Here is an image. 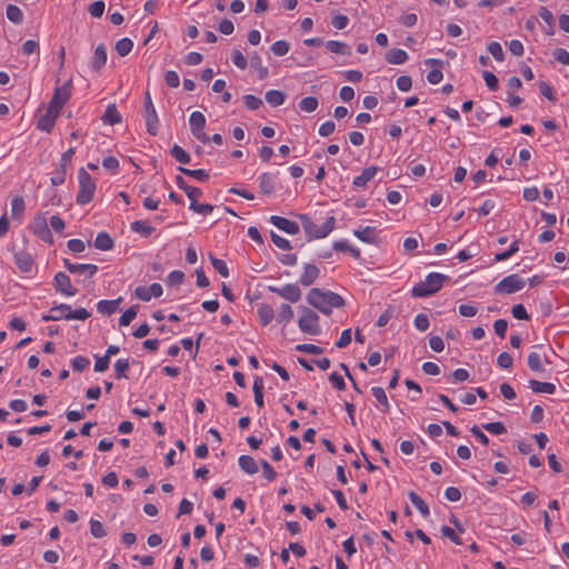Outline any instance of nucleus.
I'll return each mask as SVG.
<instances>
[{
    "label": "nucleus",
    "mask_w": 569,
    "mask_h": 569,
    "mask_svg": "<svg viewBox=\"0 0 569 569\" xmlns=\"http://www.w3.org/2000/svg\"><path fill=\"white\" fill-rule=\"evenodd\" d=\"M54 289L68 297H73L78 292V290L71 284L70 277L61 271L54 276Z\"/></svg>",
    "instance_id": "11"
},
{
    "label": "nucleus",
    "mask_w": 569,
    "mask_h": 569,
    "mask_svg": "<svg viewBox=\"0 0 569 569\" xmlns=\"http://www.w3.org/2000/svg\"><path fill=\"white\" fill-rule=\"evenodd\" d=\"M299 310L301 311L298 320L300 330L311 336L320 333L319 316L308 307H299Z\"/></svg>",
    "instance_id": "5"
},
{
    "label": "nucleus",
    "mask_w": 569,
    "mask_h": 569,
    "mask_svg": "<svg viewBox=\"0 0 569 569\" xmlns=\"http://www.w3.org/2000/svg\"><path fill=\"white\" fill-rule=\"evenodd\" d=\"M239 466L240 468L248 475H254L258 472V465L256 460L251 456H240L239 457Z\"/></svg>",
    "instance_id": "26"
},
{
    "label": "nucleus",
    "mask_w": 569,
    "mask_h": 569,
    "mask_svg": "<svg viewBox=\"0 0 569 569\" xmlns=\"http://www.w3.org/2000/svg\"><path fill=\"white\" fill-rule=\"evenodd\" d=\"M79 192L77 194V203L80 206L89 203L96 192V182L92 177L81 168L78 172Z\"/></svg>",
    "instance_id": "4"
},
{
    "label": "nucleus",
    "mask_w": 569,
    "mask_h": 569,
    "mask_svg": "<svg viewBox=\"0 0 569 569\" xmlns=\"http://www.w3.org/2000/svg\"><path fill=\"white\" fill-rule=\"evenodd\" d=\"M133 48V42L129 38H122L116 43V51L120 57H126Z\"/></svg>",
    "instance_id": "40"
},
{
    "label": "nucleus",
    "mask_w": 569,
    "mask_h": 569,
    "mask_svg": "<svg viewBox=\"0 0 569 569\" xmlns=\"http://www.w3.org/2000/svg\"><path fill=\"white\" fill-rule=\"evenodd\" d=\"M448 280L449 277L443 273L431 272L412 288L411 295L415 298L429 297L438 292Z\"/></svg>",
    "instance_id": "2"
},
{
    "label": "nucleus",
    "mask_w": 569,
    "mask_h": 569,
    "mask_svg": "<svg viewBox=\"0 0 569 569\" xmlns=\"http://www.w3.org/2000/svg\"><path fill=\"white\" fill-rule=\"evenodd\" d=\"M271 240L272 242L280 249L282 250H290L291 249V243L289 240H287L286 238L274 233V232H271Z\"/></svg>",
    "instance_id": "58"
},
{
    "label": "nucleus",
    "mask_w": 569,
    "mask_h": 569,
    "mask_svg": "<svg viewBox=\"0 0 569 569\" xmlns=\"http://www.w3.org/2000/svg\"><path fill=\"white\" fill-rule=\"evenodd\" d=\"M408 496L412 505L420 511V513L423 517H428L430 511L428 505L423 501V499L420 496H418L415 491H410Z\"/></svg>",
    "instance_id": "34"
},
{
    "label": "nucleus",
    "mask_w": 569,
    "mask_h": 569,
    "mask_svg": "<svg viewBox=\"0 0 569 569\" xmlns=\"http://www.w3.org/2000/svg\"><path fill=\"white\" fill-rule=\"evenodd\" d=\"M91 316V313L84 309V308H79V309H76V310H69L68 313H66V320H72V319H77V320H86L88 319L89 317Z\"/></svg>",
    "instance_id": "47"
},
{
    "label": "nucleus",
    "mask_w": 569,
    "mask_h": 569,
    "mask_svg": "<svg viewBox=\"0 0 569 569\" xmlns=\"http://www.w3.org/2000/svg\"><path fill=\"white\" fill-rule=\"evenodd\" d=\"M528 367L533 372H543L542 358L538 352H531L528 356Z\"/></svg>",
    "instance_id": "38"
},
{
    "label": "nucleus",
    "mask_w": 569,
    "mask_h": 569,
    "mask_svg": "<svg viewBox=\"0 0 569 569\" xmlns=\"http://www.w3.org/2000/svg\"><path fill=\"white\" fill-rule=\"evenodd\" d=\"M142 116L146 121L147 131L151 136H156L158 133L159 119L149 91L144 94Z\"/></svg>",
    "instance_id": "7"
},
{
    "label": "nucleus",
    "mask_w": 569,
    "mask_h": 569,
    "mask_svg": "<svg viewBox=\"0 0 569 569\" xmlns=\"http://www.w3.org/2000/svg\"><path fill=\"white\" fill-rule=\"evenodd\" d=\"M14 262L21 272H30L34 264L32 256L27 251L14 253Z\"/></svg>",
    "instance_id": "15"
},
{
    "label": "nucleus",
    "mask_w": 569,
    "mask_h": 569,
    "mask_svg": "<svg viewBox=\"0 0 569 569\" xmlns=\"http://www.w3.org/2000/svg\"><path fill=\"white\" fill-rule=\"evenodd\" d=\"M164 81L170 88H178L180 84L179 76L176 71L169 70L164 74Z\"/></svg>",
    "instance_id": "60"
},
{
    "label": "nucleus",
    "mask_w": 569,
    "mask_h": 569,
    "mask_svg": "<svg viewBox=\"0 0 569 569\" xmlns=\"http://www.w3.org/2000/svg\"><path fill=\"white\" fill-rule=\"evenodd\" d=\"M121 301V297L116 300H101L97 305V310L103 316H111L113 312H116Z\"/></svg>",
    "instance_id": "24"
},
{
    "label": "nucleus",
    "mask_w": 569,
    "mask_h": 569,
    "mask_svg": "<svg viewBox=\"0 0 569 569\" xmlns=\"http://www.w3.org/2000/svg\"><path fill=\"white\" fill-rule=\"evenodd\" d=\"M243 102L250 110H257L263 104V101L253 94H246L243 97Z\"/></svg>",
    "instance_id": "51"
},
{
    "label": "nucleus",
    "mask_w": 569,
    "mask_h": 569,
    "mask_svg": "<svg viewBox=\"0 0 569 569\" xmlns=\"http://www.w3.org/2000/svg\"><path fill=\"white\" fill-rule=\"evenodd\" d=\"M530 388L536 393H553L556 386L551 382H541L535 379L529 381Z\"/></svg>",
    "instance_id": "31"
},
{
    "label": "nucleus",
    "mask_w": 569,
    "mask_h": 569,
    "mask_svg": "<svg viewBox=\"0 0 569 569\" xmlns=\"http://www.w3.org/2000/svg\"><path fill=\"white\" fill-rule=\"evenodd\" d=\"M101 120L103 121V123L117 124L122 121V117L118 111L116 104L111 103L107 107L104 113L101 117Z\"/></svg>",
    "instance_id": "23"
},
{
    "label": "nucleus",
    "mask_w": 569,
    "mask_h": 569,
    "mask_svg": "<svg viewBox=\"0 0 569 569\" xmlns=\"http://www.w3.org/2000/svg\"><path fill=\"white\" fill-rule=\"evenodd\" d=\"M482 428L493 435H502V433L507 432L505 425L499 421L483 423Z\"/></svg>",
    "instance_id": "50"
},
{
    "label": "nucleus",
    "mask_w": 569,
    "mask_h": 569,
    "mask_svg": "<svg viewBox=\"0 0 569 569\" xmlns=\"http://www.w3.org/2000/svg\"><path fill=\"white\" fill-rule=\"evenodd\" d=\"M89 365V359L83 356H77L72 360V368L74 371H83Z\"/></svg>",
    "instance_id": "62"
},
{
    "label": "nucleus",
    "mask_w": 569,
    "mask_h": 569,
    "mask_svg": "<svg viewBox=\"0 0 569 569\" xmlns=\"http://www.w3.org/2000/svg\"><path fill=\"white\" fill-rule=\"evenodd\" d=\"M429 318L427 315L419 313L415 318V326L420 331H426L429 328Z\"/></svg>",
    "instance_id": "63"
},
{
    "label": "nucleus",
    "mask_w": 569,
    "mask_h": 569,
    "mask_svg": "<svg viewBox=\"0 0 569 569\" xmlns=\"http://www.w3.org/2000/svg\"><path fill=\"white\" fill-rule=\"evenodd\" d=\"M553 58L561 64L569 66V52L566 49L558 48L553 51Z\"/></svg>",
    "instance_id": "64"
},
{
    "label": "nucleus",
    "mask_w": 569,
    "mask_h": 569,
    "mask_svg": "<svg viewBox=\"0 0 569 569\" xmlns=\"http://www.w3.org/2000/svg\"><path fill=\"white\" fill-rule=\"evenodd\" d=\"M296 350L306 352L309 355H320L323 352V349L321 347L316 346V345H309V343L298 345V346H296Z\"/></svg>",
    "instance_id": "56"
},
{
    "label": "nucleus",
    "mask_w": 569,
    "mask_h": 569,
    "mask_svg": "<svg viewBox=\"0 0 569 569\" xmlns=\"http://www.w3.org/2000/svg\"><path fill=\"white\" fill-rule=\"evenodd\" d=\"M189 123L192 133L200 132L206 127V118L201 112L194 111L190 114Z\"/></svg>",
    "instance_id": "28"
},
{
    "label": "nucleus",
    "mask_w": 569,
    "mask_h": 569,
    "mask_svg": "<svg viewBox=\"0 0 569 569\" xmlns=\"http://www.w3.org/2000/svg\"><path fill=\"white\" fill-rule=\"evenodd\" d=\"M268 290L293 303L301 299V290L297 284L288 283L281 288L269 286Z\"/></svg>",
    "instance_id": "10"
},
{
    "label": "nucleus",
    "mask_w": 569,
    "mask_h": 569,
    "mask_svg": "<svg viewBox=\"0 0 569 569\" xmlns=\"http://www.w3.org/2000/svg\"><path fill=\"white\" fill-rule=\"evenodd\" d=\"M488 51L492 54V57L497 60V61H502L503 58H505V53H503V50H502V47L500 46L499 42H490L488 44Z\"/></svg>",
    "instance_id": "54"
},
{
    "label": "nucleus",
    "mask_w": 569,
    "mask_h": 569,
    "mask_svg": "<svg viewBox=\"0 0 569 569\" xmlns=\"http://www.w3.org/2000/svg\"><path fill=\"white\" fill-rule=\"evenodd\" d=\"M254 402L259 408L263 407V379L257 376L253 381Z\"/></svg>",
    "instance_id": "33"
},
{
    "label": "nucleus",
    "mask_w": 569,
    "mask_h": 569,
    "mask_svg": "<svg viewBox=\"0 0 569 569\" xmlns=\"http://www.w3.org/2000/svg\"><path fill=\"white\" fill-rule=\"evenodd\" d=\"M26 210V203L22 197L16 196L11 200V216L13 219H21Z\"/></svg>",
    "instance_id": "30"
},
{
    "label": "nucleus",
    "mask_w": 569,
    "mask_h": 569,
    "mask_svg": "<svg viewBox=\"0 0 569 569\" xmlns=\"http://www.w3.org/2000/svg\"><path fill=\"white\" fill-rule=\"evenodd\" d=\"M107 62V49L104 44H99L91 59V68L94 72H100Z\"/></svg>",
    "instance_id": "17"
},
{
    "label": "nucleus",
    "mask_w": 569,
    "mask_h": 569,
    "mask_svg": "<svg viewBox=\"0 0 569 569\" xmlns=\"http://www.w3.org/2000/svg\"><path fill=\"white\" fill-rule=\"evenodd\" d=\"M319 102L316 97H306L299 102L300 110L305 112H313L318 108Z\"/></svg>",
    "instance_id": "43"
},
{
    "label": "nucleus",
    "mask_w": 569,
    "mask_h": 569,
    "mask_svg": "<svg viewBox=\"0 0 569 569\" xmlns=\"http://www.w3.org/2000/svg\"><path fill=\"white\" fill-rule=\"evenodd\" d=\"M190 209L200 214H209L213 211V206L209 203H199L197 201H192L190 203Z\"/></svg>",
    "instance_id": "55"
},
{
    "label": "nucleus",
    "mask_w": 569,
    "mask_h": 569,
    "mask_svg": "<svg viewBox=\"0 0 569 569\" xmlns=\"http://www.w3.org/2000/svg\"><path fill=\"white\" fill-rule=\"evenodd\" d=\"M6 16L7 18L16 23V24H19L22 22L23 20V13L22 11L20 10L19 7L14 6V4H8L7 6V9H6Z\"/></svg>",
    "instance_id": "37"
},
{
    "label": "nucleus",
    "mask_w": 569,
    "mask_h": 569,
    "mask_svg": "<svg viewBox=\"0 0 569 569\" xmlns=\"http://www.w3.org/2000/svg\"><path fill=\"white\" fill-rule=\"evenodd\" d=\"M69 310H70L69 305L61 303L59 306L52 307L50 309V313L43 315L41 319L43 321H59V320L66 319V317H60V316H66V313H68Z\"/></svg>",
    "instance_id": "21"
},
{
    "label": "nucleus",
    "mask_w": 569,
    "mask_h": 569,
    "mask_svg": "<svg viewBox=\"0 0 569 569\" xmlns=\"http://www.w3.org/2000/svg\"><path fill=\"white\" fill-rule=\"evenodd\" d=\"M258 316H259L261 325L267 326L274 318V311L269 305L262 303L258 308Z\"/></svg>",
    "instance_id": "32"
},
{
    "label": "nucleus",
    "mask_w": 569,
    "mask_h": 569,
    "mask_svg": "<svg viewBox=\"0 0 569 569\" xmlns=\"http://www.w3.org/2000/svg\"><path fill=\"white\" fill-rule=\"evenodd\" d=\"M131 229L132 231L141 234L144 238L150 237L154 231V228L150 226V223L147 220L133 221L131 223Z\"/></svg>",
    "instance_id": "29"
},
{
    "label": "nucleus",
    "mask_w": 569,
    "mask_h": 569,
    "mask_svg": "<svg viewBox=\"0 0 569 569\" xmlns=\"http://www.w3.org/2000/svg\"><path fill=\"white\" fill-rule=\"evenodd\" d=\"M302 228L308 236V240L326 238L335 228L336 218L330 216L322 226L316 224L308 216L301 214Z\"/></svg>",
    "instance_id": "3"
},
{
    "label": "nucleus",
    "mask_w": 569,
    "mask_h": 569,
    "mask_svg": "<svg viewBox=\"0 0 569 569\" xmlns=\"http://www.w3.org/2000/svg\"><path fill=\"white\" fill-rule=\"evenodd\" d=\"M90 532L94 538H102L107 535L103 525L93 519L90 521Z\"/></svg>",
    "instance_id": "53"
},
{
    "label": "nucleus",
    "mask_w": 569,
    "mask_h": 569,
    "mask_svg": "<svg viewBox=\"0 0 569 569\" xmlns=\"http://www.w3.org/2000/svg\"><path fill=\"white\" fill-rule=\"evenodd\" d=\"M270 49L273 54L281 57L289 52L290 46L287 41L279 40V41H276L274 43H272Z\"/></svg>",
    "instance_id": "49"
},
{
    "label": "nucleus",
    "mask_w": 569,
    "mask_h": 569,
    "mask_svg": "<svg viewBox=\"0 0 569 569\" xmlns=\"http://www.w3.org/2000/svg\"><path fill=\"white\" fill-rule=\"evenodd\" d=\"M371 391H372L373 397L377 399V401L379 403H381V406L383 407V411H386V412L389 411L390 405H389V401H388V398H387V395H386L383 388L373 387L371 389Z\"/></svg>",
    "instance_id": "41"
},
{
    "label": "nucleus",
    "mask_w": 569,
    "mask_h": 569,
    "mask_svg": "<svg viewBox=\"0 0 569 569\" xmlns=\"http://www.w3.org/2000/svg\"><path fill=\"white\" fill-rule=\"evenodd\" d=\"M71 80H68L61 87H56L53 96L49 102V107H51V109L60 111L71 97Z\"/></svg>",
    "instance_id": "9"
},
{
    "label": "nucleus",
    "mask_w": 569,
    "mask_h": 569,
    "mask_svg": "<svg viewBox=\"0 0 569 569\" xmlns=\"http://www.w3.org/2000/svg\"><path fill=\"white\" fill-rule=\"evenodd\" d=\"M232 62L241 70H244L248 66L246 57L236 49L232 51Z\"/></svg>",
    "instance_id": "59"
},
{
    "label": "nucleus",
    "mask_w": 569,
    "mask_h": 569,
    "mask_svg": "<svg viewBox=\"0 0 569 569\" xmlns=\"http://www.w3.org/2000/svg\"><path fill=\"white\" fill-rule=\"evenodd\" d=\"M307 301L313 308L327 316L331 315L332 308H341L346 305L345 299L340 295L319 288H312L308 292Z\"/></svg>",
    "instance_id": "1"
},
{
    "label": "nucleus",
    "mask_w": 569,
    "mask_h": 569,
    "mask_svg": "<svg viewBox=\"0 0 569 569\" xmlns=\"http://www.w3.org/2000/svg\"><path fill=\"white\" fill-rule=\"evenodd\" d=\"M292 318H293V310H292V308L289 305H287V303H282L280 309H279L278 320L279 321H283V322H288Z\"/></svg>",
    "instance_id": "52"
},
{
    "label": "nucleus",
    "mask_w": 569,
    "mask_h": 569,
    "mask_svg": "<svg viewBox=\"0 0 569 569\" xmlns=\"http://www.w3.org/2000/svg\"><path fill=\"white\" fill-rule=\"evenodd\" d=\"M353 234L361 241L366 243H377L378 242V231L376 227H365L362 229H356Z\"/></svg>",
    "instance_id": "18"
},
{
    "label": "nucleus",
    "mask_w": 569,
    "mask_h": 569,
    "mask_svg": "<svg viewBox=\"0 0 569 569\" xmlns=\"http://www.w3.org/2000/svg\"><path fill=\"white\" fill-rule=\"evenodd\" d=\"M30 230L37 234L42 241L52 244L53 236L48 227L47 219L43 213H38L30 223Z\"/></svg>",
    "instance_id": "8"
},
{
    "label": "nucleus",
    "mask_w": 569,
    "mask_h": 569,
    "mask_svg": "<svg viewBox=\"0 0 569 569\" xmlns=\"http://www.w3.org/2000/svg\"><path fill=\"white\" fill-rule=\"evenodd\" d=\"M266 100L272 107H279L284 102L286 94L280 90H269L266 92Z\"/></svg>",
    "instance_id": "36"
},
{
    "label": "nucleus",
    "mask_w": 569,
    "mask_h": 569,
    "mask_svg": "<svg viewBox=\"0 0 569 569\" xmlns=\"http://www.w3.org/2000/svg\"><path fill=\"white\" fill-rule=\"evenodd\" d=\"M114 246L112 238L109 233L101 231L97 234L94 240V247L102 251L111 250Z\"/></svg>",
    "instance_id": "25"
},
{
    "label": "nucleus",
    "mask_w": 569,
    "mask_h": 569,
    "mask_svg": "<svg viewBox=\"0 0 569 569\" xmlns=\"http://www.w3.org/2000/svg\"><path fill=\"white\" fill-rule=\"evenodd\" d=\"M320 270L317 266L312 263H306L303 267V272L300 277V282L305 287L311 286L316 279L319 277Z\"/></svg>",
    "instance_id": "16"
},
{
    "label": "nucleus",
    "mask_w": 569,
    "mask_h": 569,
    "mask_svg": "<svg viewBox=\"0 0 569 569\" xmlns=\"http://www.w3.org/2000/svg\"><path fill=\"white\" fill-rule=\"evenodd\" d=\"M130 368L128 359H118L114 363V371L117 379H127L126 371Z\"/></svg>",
    "instance_id": "42"
},
{
    "label": "nucleus",
    "mask_w": 569,
    "mask_h": 569,
    "mask_svg": "<svg viewBox=\"0 0 569 569\" xmlns=\"http://www.w3.org/2000/svg\"><path fill=\"white\" fill-rule=\"evenodd\" d=\"M170 154L180 163L187 164L190 162V154L183 150L180 146L173 144L170 150Z\"/></svg>",
    "instance_id": "39"
},
{
    "label": "nucleus",
    "mask_w": 569,
    "mask_h": 569,
    "mask_svg": "<svg viewBox=\"0 0 569 569\" xmlns=\"http://www.w3.org/2000/svg\"><path fill=\"white\" fill-rule=\"evenodd\" d=\"M525 288V280L519 274H510L499 281L493 291L497 295H511Z\"/></svg>",
    "instance_id": "6"
},
{
    "label": "nucleus",
    "mask_w": 569,
    "mask_h": 569,
    "mask_svg": "<svg viewBox=\"0 0 569 569\" xmlns=\"http://www.w3.org/2000/svg\"><path fill=\"white\" fill-rule=\"evenodd\" d=\"M276 174L264 172L259 178V187L262 193L271 194L274 191Z\"/></svg>",
    "instance_id": "22"
},
{
    "label": "nucleus",
    "mask_w": 569,
    "mask_h": 569,
    "mask_svg": "<svg viewBox=\"0 0 569 569\" xmlns=\"http://www.w3.org/2000/svg\"><path fill=\"white\" fill-rule=\"evenodd\" d=\"M270 222L289 234H297L300 230L297 222L283 217L271 216Z\"/></svg>",
    "instance_id": "14"
},
{
    "label": "nucleus",
    "mask_w": 569,
    "mask_h": 569,
    "mask_svg": "<svg viewBox=\"0 0 569 569\" xmlns=\"http://www.w3.org/2000/svg\"><path fill=\"white\" fill-rule=\"evenodd\" d=\"M60 111L56 109H51V107L48 106L46 113L40 116L37 128L39 130L51 132V130L54 127L56 120L59 117Z\"/></svg>",
    "instance_id": "12"
},
{
    "label": "nucleus",
    "mask_w": 569,
    "mask_h": 569,
    "mask_svg": "<svg viewBox=\"0 0 569 569\" xmlns=\"http://www.w3.org/2000/svg\"><path fill=\"white\" fill-rule=\"evenodd\" d=\"M64 267L70 273L86 274L89 278H92L98 271V266L96 264L72 263L68 259H64Z\"/></svg>",
    "instance_id": "13"
},
{
    "label": "nucleus",
    "mask_w": 569,
    "mask_h": 569,
    "mask_svg": "<svg viewBox=\"0 0 569 569\" xmlns=\"http://www.w3.org/2000/svg\"><path fill=\"white\" fill-rule=\"evenodd\" d=\"M386 60L391 64H402L408 60V54L402 49H391L387 52Z\"/></svg>",
    "instance_id": "27"
},
{
    "label": "nucleus",
    "mask_w": 569,
    "mask_h": 569,
    "mask_svg": "<svg viewBox=\"0 0 569 569\" xmlns=\"http://www.w3.org/2000/svg\"><path fill=\"white\" fill-rule=\"evenodd\" d=\"M209 258L212 267L219 272L220 276L224 278L229 277V269L223 260L218 259L212 254H210Z\"/></svg>",
    "instance_id": "45"
},
{
    "label": "nucleus",
    "mask_w": 569,
    "mask_h": 569,
    "mask_svg": "<svg viewBox=\"0 0 569 569\" xmlns=\"http://www.w3.org/2000/svg\"><path fill=\"white\" fill-rule=\"evenodd\" d=\"M138 306H132L127 309L119 319L120 326H129L131 321L137 317Z\"/></svg>",
    "instance_id": "46"
},
{
    "label": "nucleus",
    "mask_w": 569,
    "mask_h": 569,
    "mask_svg": "<svg viewBox=\"0 0 569 569\" xmlns=\"http://www.w3.org/2000/svg\"><path fill=\"white\" fill-rule=\"evenodd\" d=\"M106 4L103 1H94L89 6V13L94 18H100L104 12Z\"/></svg>",
    "instance_id": "57"
},
{
    "label": "nucleus",
    "mask_w": 569,
    "mask_h": 569,
    "mask_svg": "<svg viewBox=\"0 0 569 569\" xmlns=\"http://www.w3.org/2000/svg\"><path fill=\"white\" fill-rule=\"evenodd\" d=\"M425 63L430 67H436L435 69L429 71V73L427 74V80L432 84L439 83L443 77L441 70L439 69L442 66V61L438 59H428L425 61Z\"/></svg>",
    "instance_id": "19"
},
{
    "label": "nucleus",
    "mask_w": 569,
    "mask_h": 569,
    "mask_svg": "<svg viewBox=\"0 0 569 569\" xmlns=\"http://www.w3.org/2000/svg\"><path fill=\"white\" fill-rule=\"evenodd\" d=\"M378 171L376 166L367 167L362 170L361 174L353 179L352 184L357 188H365L367 183L373 179Z\"/></svg>",
    "instance_id": "20"
},
{
    "label": "nucleus",
    "mask_w": 569,
    "mask_h": 569,
    "mask_svg": "<svg viewBox=\"0 0 569 569\" xmlns=\"http://www.w3.org/2000/svg\"><path fill=\"white\" fill-rule=\"evenodd\" d=\"M512 316L518 320H529L530 316L522 305H515L511 309Z\"/></svg>",
    "instance_id": "61"
},
{
    "label": "nucleus",
    "mask_w": 569,
    "mask_h": 569,
    "mask_svg": "<svg viewBox=\"0 0 569 569\" xmlns=\"http://www.w3.org/2000/svg\"><path fill=\"white\" fill-rule=\"evenodd\" d=\"M179 170L181 172H183L184 174L192 177L199 181H207L209 179V174L202 169L191 170V169H186V168L180 167Z\"/></svg>",
    "instance_id": "48"
},
{
    "label": "nucleus",
    "mask_w": 569,
    "mask_h": 569,
    "mask_svg": "<svg viewBox=\"0 0 569 569\" xmlns=\"http://www.w3.org/2000/svg\"><path fill=\"white\" fill-rule=\"evenodd\" d=\"M326 47L330 52H333V53H338V54H350L351 53L350 47L345 42L330 40V41H327Z\"/></svg>",
    "instance_id": "35"
},
{
    "label": "nucleus",
    "mask_w": 569,
    "mask_h": 569,
    "mask_svg": "<svg viewBox=\"0 0 569 569\" xmlns=\"http://www.w3.org/2000/svg\"><path fill=\"white\" fill-rule=\"evenodd\" d=\"M519 250V240L512 242L509 249H506L503 252H498L495 254L496 261H505L508 260L511 256H513Z\"/></svg>",
    "instance_id": "44"
}]
</instances>
